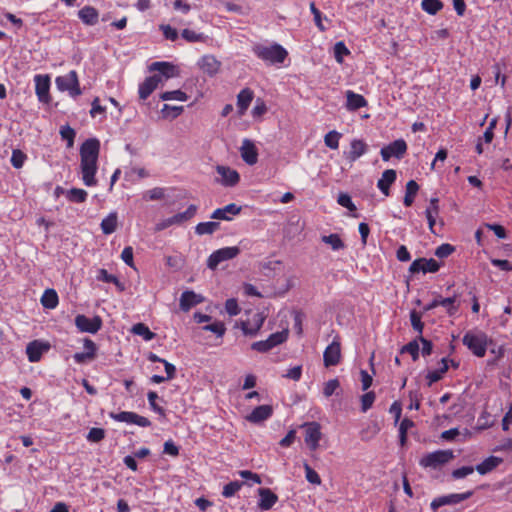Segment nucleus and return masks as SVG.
Segmentation results:
<instances>
[{
  "label": "nucleus",
  "mask_w": 512,
  "mask_h": 512,
  "mask_svg": "<svg viewBox=\"0 0 512 512\" xmlns=\"http://www.w3.org/2000/svg\"><path fill=\"white\" fill-rule=\"evenodd\" d=\"M100 152V141L97 138H89L80 146V169L83 183L88 186H96L97 162Z\"/></svg>",
  "instance_id": "f257e3e1"
},
{
  "label": "nucleus",
  "mask_w": 512,
  "mask_h": 512,
  "mask_svg": "<svg viewBox=\"0 0 512 512\" xmlns=\"http://www.w3.org/2000/svg\"><path fill=\"white\" fill-rule=\"evenodd\" d=\"M254 55L268 64H282L288 56L287 50L280 44H256L252 47Z\"/></svg>",
  "instance_id": "f03ea898"
},
{
  "label": "nucleus",
  "mask_w": 512,
  "mask_h": 512,
  "mask_svg": "<svg viewBox=\"0 0 512 512\" xmlns=\"http://www.w3.org/2000/svg\"><path fill=\"white\" fill-rule=\"evenodd\" d=\"M463 344L477 357L485 356L488 347V337L484 332L468 331L462 339Z\"/></svg>",
  "instance_id": "7ed1b4c3"
},
{
  "label": "nucleus",
  "mask_w": 512,
  "mask_h": 512,
  "mask_svg": "<svg viewBox=\"0 0 512 512\" xmlns=\"http://www.w3.org/2000/svg\"><path fill=\"white\" fill-rule=\"evenodd\" d=\"M454 458L452 450H437L424 455L419 465L423 468L439 469Z\"/></svg>",
  "instance_id": "20e7f679"
},
{
  "label": "nucleus",
  "mask_w": 512,
  "mask_h": 512,
  "mask_svg": "<svg viewBox=\"0 0 512 512\" xmlns=\"http://www.w3.org/2000/svg\"><path fill=\"white\" fill-rule=\"evenodd\" d=\"M267 314L263 311L248 312L247 318L240 322V327L245 336L254 337L262 328Z\"/></svg>",
  "instance_id": "39448f33"
},
{
  "label": "nucleus",
  "mask_w": 512,
  "mask_h": 512,
  "mask_svg": "<svg viewBox=\"0 0 512 512\" xmlns=\"http://www.w3.org/2000/svg\"><path fill=\"white\" fill-rule=\"evenodd\" d=\"M288 339V330L272 333L266 340L252 343L251 349L260 353H266L274 347L286 342Z\"/></svg>",
  "instance_id": "423d86ee"
},
{
  "label": "nucleus",
  "mask_w": 512,
  "mask_h": 512,
  "mask_svg": "<svg viewBox=\"0 0 512 512\" xmlns=\"http://www.w3.org/2000/svg\"><path fill=\"white\" fill-rule=\"evenodd\" d=\"M240 253V248L237 246H230L220 248L214 251L207 259V267L209 269H216L217 266L227 260L234 259Z\"/></svg>",
  "instance_id": "0eeeda50"
},
{
  "label": "nucleus",
  "mask_w": 512,
  "mask_h": 512,
  "mask_svg": "<svg viewBox=\"0 0 512 512\" xmlns=\"http://www.w3.org/2000/svg\"><path fill=\"white\" fill-rule=\"evenodd\" d=\"M458 297L459 296L457 294H454L453 296L447 298H443L442 296L438 295L430 303L424 306V311H430L438 306H442L446 309V313L449 316H454L456 315L460 307Z\"/></svg>",
  "instance_id": "6e6552de"
},
{
  "label": "nucleus",
  "mask_w": 512,
  "mask_h": 512,
  "mask_svg": "<svg viewBox=\"0 0 512 512\" xmlns=\"http://www.w3.org/2000/svg\"><path fill=\"white\" fill-rule=\"evenodd\" d=\"M102 325V318L98 315L89 318L86 315L78 314L75 317V326L80 332L95 334L102 328Z\"/></svg>",
  "instance_id": "1a4fd4ad"
},
{
  "label": "nucleus",
  "mask_w": 512,
  "mask_h": 512,
  "mask_svg": "<svg viewBox=\"0 0 512 512\" xmlns=\"http://www.w3.org/2000/svg\"><path fill=\"white\" fill-rule=\"evenodd\" d=\"M407 152V143L404 139H397L392 143L384 146L380 150L383 161H389L392 157L397 159L403 158Z\"/></svg>",
  "instance_id": "9d476101"
},
{
  "label": "nucleus",
  "mask_w": 512,
  "mask_h": 512,
  "mask_svg": "<svg viewBox=\"0 0 512 512\" xmlns=\"http://www.w3.org/2000/svg\"><path fill=\"white\" fill-rule=\"evenodd\" d=\"M109 417L117 422H125L140 427H149L151 425V421L148 418L130 411H122L119 413L110 412Z\"/></svg>",
  "instance_id": "9b49d317"
},
{
  "label": "nucleus",
  "mask_w": 512,
  "mask_h": 512,
  "mask_svg": "<svg viewBox=\"0 0 512 512\" xmlns=\"http://www.w3.org/2000/svg\"><path fill=\"white\" fill-rule=\"evenodd\" d=\"M305 430V443L311 451H315L319 447L322 438L321 426L318 422H308L303 425Z\"/></svg>",
  "instance_id": "f8f14e48"
},
{
  "label": "nucleus",
  "mask_w": 512,
  "mask_h": 512,
  "mask_svg": "<svg viewBox=\"0 0 512 512\" xmlns=\"http://www.w3.org/2000/svg\"><path fill=\"white\" fill-rule=\"evenodd\" d=\"M472 495V491H467L464 493H453L449 495L440 496L432 500L430 507L433 511H437L442 506L458 504L464 500H467Z\"/></svg>",
  "instance_id": "ddd939ff"
},
{
  "label": "nucleus",
  "mask_w": 512,
  "mask_h": 512,
  "mask_svg": "<svg viewBox=\"0 0 512 512\" xmlns=\"http://www.w3.org/2000/svg\"><path fill=\"white\" fill-rule=\"evenodd\" d=\"M35 93L40 102L48 104L51 101L50 85L51 80L49 75L37 74L34 76Z\"/></svg>",
  "instance_id": "4468645a"
},
{
  "label": "nucleus",
  "mask_w": 512,
  "mask_h": 512,
  "mask_svg": "<svg viewBox=\"0 0 512 512\" xmlns=\"http://www.w3.org/2000/svg\"><path fill=\"white\" fill-rule=\"evenodd\" d=\"M440 269V264L433 258H418L414 260L409 271L412 274L423 272V273H436Z\"/></svg>",
  "instance_id": "2eb2a0df"
},
{
  "label": "nucleus",
  "mask_w": 512,
  "mask_h": 512,
  "mask_svg": "<svg viewBox=\"0 0 512 512\" xmlns=\"http://www.w3.org/2000/svg\"><path fill=\"white\" fill-rule=\"evenodd\" d=\"M341 360V344L337 340H333L323 353V361L325 367L336 366Z\"/></svg>",
  "instance_id": "dca6fc26"
},
{
  "label": "nucleus",
  "mask_w": 512,
  "mask_h": 512,
  "mask_svg": "<svg viewBox=\"0 0 512 512\" xmlns=\"http://www.w3.org/2000/svg\"><path fill=\"white\" fill-rule=\"evenodd\" d=\"M216 171L221 176L220 183L223 186L233 187L240 181L239 173L228 166L218 165L216 167Z\"/></svg>",
  "instance_id": "f3484780"
},
{
  "label": "nucleus",
  "mask_w": 512,
  "mask_h": 512,
  "mask_svg": "<svg viewBox=\"0 0 512 512\" xmlns=\"http://www.w3.org/2000/svg\"><path fill=\"white\" fill-rule=\"evenodd\" d=\"M240 154L243 161L248 165H254L258 161V150L255 144L249 139L243 140L240 147Z\"/></svg>",
  "instance_id": "a211bd4d"
},
{
  "label": "nucleus",
  "mask_w": 512,
  "mask_h": 512,
  "mask_svg": "<svg viewBox=\"0 0 512 512\" xmlns=\"http://www.w3.org/2000/svg\"><path fill=\"white\" fill-rule=\"evenodd\" d=\"M368 151V145L361 139H353L350 143V150L344 152L345 158L353 163Z\"/></svg>",
  "instance_id": "6ab92c4d"
},
{
  "label": "nucleus",
  "mask_w": 512,
  "mask_h": 512,
  "mask_svg": "<svg viewBox=\"0 0 512 512\" xmlns=\"http://www.w3.org/2000/svg\"><path fill=\"white\" fill-rule=\"evenodd\" d=\"M162 82V79L159 75H152L147 77L140 85L138 89L139 98L142 100H146L158 87L159 83Z\"/></svg>",
  "instance_id": "aec40b11"
},
{
  "label": "nucleus",
  "mask_w": 512,
  "mask_h": 512,
  "mask_svg": "<svg viewBox=\"0 0 512 512\" xmlns=\"http://www.w3.org/2000/svg\"><path fill=\"white\" fill-rule=\"evenodd\" d=\"M49 349V345L41 341L34 340L26 346V354L29 362L35 363L40 361L43 353Z\"/></svg>",
  "instance_id": "412c9836"
},
{
  "label": "nucleus",
  "mask_w": 512,
  "mask_h": 512,
  "mask_svg": "<svg viewBox=\"0 0 512 512\" xmlns=\"http://www.w3.org/2000/svg\"><path fill=\"white\" fill-rule=\"evenodd\" d=\"M149 70L159 72V76L166 79L173 78L178 75V68L174 64L166 61L153 62L149 66Z\"/></svg>",
  "instance_id": "4be33fe9"
},
{
  "label": "nucleus",
  "mask_w": 512,
  "mask_h": 512,
  "mask_svg": "<svg viewBox=\"0 0 512 512\" xmlns=\"http://www.w3.org/2000/svg\"><path fill=\"white\" fill-rule=\"evenodd\" d=\"M258 495V507L264 511L270 510L278 501V496L269 488H260Z\"/></svg>",
  "instance_id": "5701e85b"
},
{
  "label": "nucleus",
  "mask_w": 512,
  "mask_h": 512,
  "mask_svg": "<svg viewBox=\"0 0 512 512\" xmlns=\"http://www.w3.org/2000/svg\"><path fill=\"white\" fill-rule=\"evenodd\" d=\"M273 414V408L271 405H260L252 410V412L246 417L247 421L251 423H260L268 418H270Z\"/></svg>",
  "instance_id": "b1692460"
},
{
  "label": "nucleus",
  "mask_w": 512,
  "mask_h": 512,
  "mask_svg": "<svg viewBox=\"0 0 512 512\" xmlns=\"http://www.w3.org/2000/svg\"><path fill=\"white\" fill-rule=\"evenodd\" d=\"M242 208L235 203H230L223 208H218L211 214L212 219L230 221L232 217L229 215H238Z\"/></svg>",
  "instance_id": "393cba45"
},
{
  "label": "nucleus",
  "mask_w": 512,
  "mask_h": 512,
  "mask_svg": "<svg viewBox=\"0 0 512 512\" xmlns=\"http://www.w3.org/2000/svg\"><path fill=\"white\" fill-rule=\"evenodd\" d=\"M203 302V297L194 291H184L180 297V308L182 311H189L192 307Z\"/></svg>",
  "instance_id": "a878e982"
},
{
  "label": "nucleus",
  "mask_w": 512,
  "mask_h": 512,
  "mask_svg": "<svg viewBox=\"0 0 512 512\" xmlns=\"http://www.w3.org/2000/svg\"><path fill=\"white\" fill-rule=\"evenodd\" d=\"M346 108L349 111H356L368 105L367 100L361 94H357L352 90H347L346 93Z\"/></svg>",
  "instance_id": "bb28decb"
},
{
  "label": "nucleus",
  "mask_w": 512,
  "mask_h": 512,
  "mask_svg": "<svg viewBox=\"0 0 512 512\" xmlns=\"http://www.w3.org/2000/svg\"><path fill=\"white\" fill-rule=\"evenodd\" d=\"M254 98V92L250 88L242 89L237 95L238 114L243 116Z\"/></svg>",
  "instance_id": "cd10ccee"
},
{
  "label": "nucleus",
  "mask_w": 512,
  "mask_h": 512,
  "mask_svg": "<svg viewBox=\"0 0 512 512\" xmlns=\"http://www.w3.org/2000/svg\"><path fill=\"white\" fill-rule=\"evenodd\" d=\"M397 178L396 171L393 169H387L382 173L381 178L377 182L378 189L385 195L389 196L390 186L395 182Z\"/></svg>",
  "instance_id": "c85d7f7f"
},
{
  "label": "nucleus",
  "mask_w": 512,
  "mask_h": 512,
  "mask_svg": "<svg viewBox=\"0 0 512 512\" xmlns=\"http://www.w3.org/2000/svg\"><path fill=\"white\" fill-rule=\"evenodd\" d=\"M80 20L88 26H93L98 23L99 13L93 6L86 5L78 11Z\"/></svg>",
  "instance_id": "c756f323"
},
{
  "label": "nucleus",
  "mask_w": 512,
  "mask_h": 512,
  "mask_svg": "<svg viewBox=\"0 0 512 512\" xmlns=\"http://www.w3.org/2000/svg\"><path fill=\"white\" fill-rule=\"evenodd\" d=\"M200 68L210 76L218 73L221 63L213 55H205L199 61Z\"/></svg>",
  "instance_id": "7c9ffc66"
},
{
  "label": "nucleus",
  "mask_w": 512,
  "mask_h": 512,
  "mask_svg": "<svg viewBox=\"0 0 512 512\" xmlns=\"http://www.w3.org/2000/svg\"><path fill=\"white\" fill-rule=\"evenodd\" d=\"M502 462H503V460L500 457L489 456L488 458L483 460L481 463H479L475 467V469L479 474L485 475V474L493 471L495 468H497Z\"/></svg>",
  "instance_id": "2f4dec72"
},
{
  "label": "nucleus",
  "mask_w": 512,
  "mask_h": 512,
  "mask_svg": "<svg viewBox=\"0 0 512 512\" xmlns=\"http://www.w3.org/2000/svg\"><path fill=\"white\" fill-rule=\"evenodd\" d=\"M78 74L75 70H71L69 73L63 76H58L55 80L57 88L60 91H67L69 88H71L75 82H77Z\"/></svg>",
  "instance_id": "473e14b6"
},
{
  "label": "nucleus",
  "mask_w": 512,
  "mask_h": 512,
  "mask_svg": "<svg viewBox=\"0 0 512 512\" xmlns=\"http://www.w3.org/2000/svg\"><path fill=\"white\" fill-rule=\"evenodd\" d=\"M40 302L46 309H55L59 304V297L54 289H46L41 296Z\"/></svg>",
  "instance_id": "72a5a7b5"
},
{
  "label": "nucleus",
  "mask_w": 512,
  "mask_h": 512,
  "mask_svg": "<svg viewBox=\"0 0 512 512\" xmlns=\"http://www.w3.org/2000/svg\"><path fill=\"white\" fill-rule=\"evenodd\" d=\"M117 223H118L117 213L116 212L109 213L108 216H106L100 224L102 232L105 235L112 234L113 232H115V230L117 228Z\"/></svg>",
  "instance_id": "f704fd0d"
},
{
  "label": "nucleus",
  "mask_w": 512,
  "mask_h": 512,
  "mask_svg": "<svg viewBox=\"0 0 512 512\" xmlns=\"http://www.w3.org/2000/svg\"><path fill=\"white\" fill-rule=\"evenodd\" d=\"M418 190H419V185L417 184L416 181L410 180V181L407 182V184H406V192H405V196H404V199H403V204L406 207H410L413 204L415 196H416Z\"/></svg>",
  "instance_id": "c9c22d12"
},
{
  "label": "nucleus",
  "mask_w": 512,
  "mask_h": 512,
  "mask_svg": "<svg viewBox=\"0 0 512 512\" xmlns=\"http://www.w3.org/2000/svg\"><path fill=\"white\" fill-rule=\"evenodd\" d=\"M220 228L219 222H201L198 223L195 227V233L197 235H211L216 232Z\"/></svg>",
  "instance_id": "e433bc0d"
},
{
  "label": "nucleus",
  "mask_w": 512,
  "mask_h": 512,
  "mask_svg": "<svg viewBox=\"0 0 512 512\" xmlns=\"http://www.w3.org/2000/svg\"><path fill=\"white\" fill-rule=\"evenodd\" d=\"M131 332L135 335L141 336L145 341H151L156 336V334L144 323H137L133 325Z\"/></svg>",
  "instance_id": "4c0bfd02"
},
{
  "label": "nucleus",
  "mask_w": 512,
  "mask_h": 512,
  "mask_svg": "<svg viewBox=\"0 0 512 512\" xmlns=\"http://www.w3.org/2000/svg\"><path fill=\"white\" fill-rule=\"evenodd\" d=\"M96 278L98 281L115 284L119 291L124 290V286L119 279L115 275L109 274L104 268L98 270Z\"/></svg>",
  "instance_id": "58836bf2"
},
{
  "label": "nucleus",
  "mask_w": 512,
  "mask_h": 512,
  "mask_svg": "<svg viewBox=\"0 0 512 512\" xmlns=\"http://www.w3.org/2000/svg\"><path fill=\"white\" fill-rule=\"evenodd\" d=\"M87 196V191L81 188H71L66 192V198L72 203H83Z\"/></svg>",
  "instance_id": "ea45409f"
},
{
  "label": "nucleus",
  "mask_w": 512,
  "mask_h": 512,
  "mask_svg": "<svg viewBox=\"0 0 512 512\" xmlns=\"http://www.w3.org/2000/svg\"><path fill=\"white\" fill-rule=\"evenodd\" d=\"M197 210H198V207L194 204H191L188 206V208L184 212L177 213V214L173 215L176 225H180V224L192 219L196 215Z\"/></svg>",
  "instance_id": "a19ab883"
},
{
  "label": "nucleus",
  "mask_w": 512,
  "mask_h": 512,
  "mask_svg": "<svg viewBox=\"0 0 512 512\" xmlns=\"http://www.w3.org/2000/svg\"><path fill=\"white\" fill-rule=\"evenodd\" d=\"M181 36L185 41L189 43H203L207 40V36L204 33H199L190 29L182 30Z\"/></svg>",
  "instance_id": "79ce46f5"
},
{
  "label": "nucleus",
  "mask_w": 512,
  "mask_h": 512,
  "mask_svg": "<svg viewBox=\"0 0 512 512\" xmlns=\"http://www.w3.org/2000/svg\"><path fill=\"white\" fill-rule=\"evenodd\" d=\"M421 8L426 13L435 15L443 8V3L440 0H422Z\"/></svg>",
  "instance_id": "37998d69"
},
{
  "label": "nucleus",
  "mask_w": 512,
  "mask_h": 512,
  "mask_svg": "<svg viewBox=\"0 0 512 512\" xmlns=\"http://www.w3.org/2000/svg\"><path fill=\"white\" fill-rule=\"evenodd\" d=\"M414 426V422L409 418H404L399 424V443L403 447L407 442V432Z\"/></svg>",
  "instance_id": "c03bdc74"
},
{
  "label": "nucleus",
  "mask_w": 512,
  "mask_h": 512,
  "mask_svg": "<svg viewBox=\"0 0 512 512\" xmlns=\"http://www.w3.org/2000/svg\"><path fill=\"white\" fill-rule=\"evenodd\" d=\"M342 134L336 130L329 131L324 136V143L325 145L333 150H336L339 148V140L341 139Z\"/></svg>",
  "instance_id": "a18cd8bd"
},
{
  "label": "nucleus",
  "mask_w": 512,
  "mask_h": 512,
  "mask_svg": "<svg viewBox=\"0 0 512 512\" xmlns=\"http://www.w3.org/2000/svg\"><path fill=\"white\" fill-rule=\"evenodd\" d=\"M322 241L331 246V248L335 251L343 249L345 244L341 237L338 234H330L322 237Z\"/></svg>",
  "instance_id": "49530a36"
},
{
  "label": "nucleus",
  "mask_w": 512,
  "mask_h": 512,
  "mask_svg": "<svg viewBox=\"0 0 512 512\" xmlns=\"http://www.w3.org/2000/svg\"><path fill=\"white\" fill-rule=\"evenodd\" d=\"M161 100L169 101V100H177V101H186L188 99V95L181 90H173L166 91L160 95Z\"/></svg>",
  "instance_id": "de8ad7c7"
},
{
  "label": "nucleus",
  "mask_w": 512,
  "mask_h": 512,
  "mask_svg": "<svg viewBox=\"0 0 512 512\" xmlns=\"http://www.w3.org/2000/svg\"><path fill=\"white\" fill-rule=\"evenodd\" d=\"M418 338L410 341L406 345H404L400 352L401 353H409L413 359V361L418 360L419 358V344H418Z\"/></svg>",
  "instance_id": "09e8293b"
},
{
  "label": "nucleus",
  "mask_w": 512,
  "mask_h": 512,
  "mask_svg": "<svg viewBox=\"0 0 512 512\" xmlns=\"http://www.w3.org/2000/svg\"><path fill=\"white\" fill-rule=\"evenodd\" d=\"M184 108L183 106H172L169 104H164L161 113L164 118H177L182 112Z\"/></svg>",
  "instance_id": "8fccbe9b"
},
{
  "label": "nucleus",
  "mask_w": 512,
  "mask_h": 512,
  "mask_svg": "<svg viewBox=\"0 0 512 512\" xmlns=\"http://www.w3.org/2000/svg\"><path fill=\"white\" fill-rule=\"evenodd\" d=\"M60 135L63 140L67 141V148H72L76 136L75 130L71 128L69 125H65L60 128Z\"/></svg>",
  "instance_id": "3c124183"
},
{
  "label": "nucleus",
  "mask_w": 512,
  "mask_h": 512,
  "mask_svg": "<svg viewBox=\"0 0 512 512\" xmlns=\"http://www.w3.org/2000/svg\"><path fill=\"white\" fill-rule=\"evenodd\" d=\"M243 486L242 482L239 481H231L228 484L224 485L222 495L225 498H230L234 496Z\"/></svg>",
  "instance_id": "603ef678"
},
{
  "label": "nucleus",
  "mask_w": 512,
  "mask_h": 512,
  "mask_svg": "<svg viewBox=\"0 0 512 512\" xmlns=\"http://www.w3.org/2000/svg\"><path fill=\"white\" fill-rule=\"evenodd\" d=\"M422 316L416 310H412L410 312V321L413 329L419 333V336H422L424 323L421 320Z\"/></svg>",
  "instance_id": "864d4df0"
},
{
  "label": "nucleus",
  "mask_w": 512,
  "mask_h": 512,
  "mask_svg": "<svg viewBox=\"0 0 512 512\" xmlns=\"http://www.w3.org/2000/svg\"><path fill=\"white\" fill-rule=\"evenodd\" d=\"M349 54L350 51L343 41H339L334 45V57L338 63H342L344 56Z\"/></svg>",
  "instance_id": "5fc2aeb1"
},
{
  "label": "nucleus",
  "mask_w": 512,
  "mask_h": 512,
  "mask_svg": "<svg viewBox=\"0 0 512 512\" xmlns=\"http://www.w3.org/2000/svg\"><path fill=\"white\" fill-rule=\"evenodd\" d=\"M303 467L305 470L306 480L311 484L320 485L321 478L319 474L308 463H304Z\"/></svg>",
  "instance_id": "6e6d98bb"
},
{
  "label": "nucleus",
  "mask_w": 512,
  "mask_h": 512,
  "mask_svg": "<svg viewBox=\"0 0 512 512\" xmlns=\"http://www.w3.org/2000/svg\"><path fill=\"white\" fill-rule=\"evenodd\" d=\"M147 398L150 408L160 416H165V409L156 403V400L158 399L157 393L155 391H149L147 394Z\"/></svg>",
  "instance_id": "4d7b16f0"
},
{
  "label": "nucleus",
  "mask_w": 512,
  "mask_h": 512,
  "mask_svg": "<svg viewBox=\"0 0 512 512\" xmlns=\"http://www.w3.org/2000/svg\"><path fill=\"white\" fill-rule=\"evenodd\" d=\"M105 438V430L102 428L93 427L89 430L86 439L92 443H98Z\"/></svg>",
  "instance_id": "13d9d810"
},
{
  "label": "nucleus",
  "mask_w": 512,
  "mask_h": 512,
  "mask_svg": "<svg viewBox=\"0 0 512 512\" xmlns=\"http://www.w3.org/2000/svg\"><path fill=\"white\" fill-rule=\"evenodd\" d=\"M376 395L373 391L366 392L361 396V410L367 412L375 401Z\"/></svg>",
  "instance_id": "bf43d9fd"
},
{
  "label": "nucleus",
  "mask_w": 512,
  "mask_h": 512,
  "mask_svg": "<svg viewBox=\"0 0 512 512\" xmlns=\"http://www.w3.org/2000/svg\"><path fill=\"white\" fill-rule=\"evenodd\" d=\"M337 203L351 212L357 209L350 195H348L347 193H340L337 198Z\"/></svg>",
  "instance_id": "052dcab7"
},
{
  "label": "nucleus",
  "mask_w": 512,
  "mask_h": 512,
  "mask_svg": "<svg viewBox=\"0 0 512 512\" xmlns=\"http://www.w3.org/2000/svg\"><path fill=\"white\" fill-rule=\"evenodd\" d=\"M268 108L263 99L257 98L255 102V106L253 107L251 114L254 118H261L266 112Z\"/></svg>",
  "instance_id": "680f3d73"
},
{
  "label": "nucleus",
  "mask_w": 512,
  "mask_h": 512,
  "mask_svg": "<svg viewBox=\"0 0 512 512\" xmlns=\"http://www.w3.org/2000/svg\"><path fill=\"white\" fill-rule=\"evenodd\" d=\"M165 196V189L162 187H155L152 188L144 194V198L154 201V200H161Z\"/></svg>",
  "instance_id": "e2e57ef3"
},
{
  "label": "nucleus",
  "mask_w": 512,
  "mask_h": 512,
  "mask_svg": "<svg viewBox=\"0 0 512 512\" xmlns=\"http://www.w3.org/2000/svg\"><path fill=\"white\" fill-rule=\"evenodd\" d=\"M26 155L21 150H13L11 156V164L14 168H21L26 160Z\"/></svg>",
  "instance_id": "0e129e2a"
},
{
  "label": "nucleus",
  "mask_w": 512,
  "mask_h": 512,
  "mask_svg": "<svg viewBox=\"0 0 512 512\" xmlns=\"http://www.w3.org/2000/svg\"><path fill=\"white\" fill-rule=\"evenodd\" d=\"M455 251V247L451 244L444 243L438 246L435 250V255L439 258H446Z\"/></svg>",
  "instance_id": "69168bd1"
},
{
  "label": "nucleus",
  "mask_w": 512,
  "mask_h": 512,
  "mask_svg": "<svg viewBox=\"0 0 512 512\" xmlns=\"http://www.w3.org/2000/svg\"><path fill=\"white\" fill-rule=\"evenodd\" d=\"M160 30L162 31L165 39L170 41H176L178 39V32L175 28L168 24L160 25Z\"/></svg>",
  "instance_id": "338daca9"
},
{
  "label": "nucleus",
  "mask_w": 512,
  "mask_h": 512,
  "mask_svg": "<svg viewBox=\"0 0 512 512\" xmlns=\"http://www.w3.org/2000/svg\"><path fill=\"white\" fill-rule=\"evenodd\" d=\"M204 330L213 332L218 337H222L226 331L225 325L222 322H214L203 327Z\"/></svg>",
  "instance_id": "774afa93"
}]
</instances>
